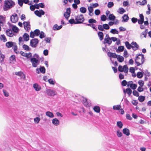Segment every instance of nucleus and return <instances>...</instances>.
Listing matches in <instances>:
<instances>
[{
	"label": "nucleus",
	"mask_w": 151,
	"mask_h": 151,
	"mask_svg": "<svg viewBox=\"0 0 151 151\" xmlns=\"http://www.w3.org/2000/svg\"><path fill=\"white\" fill-rule=\"evenodd\" d=\"M15 5L14 3L12 0H6L5 1L4 9L7 10L13 7Z\"/></svg>",
	"instance_id": "nucleus-1"
},
{
	"label": "nucleus",
	"mask_w": 151,
	"mask_h": 151,
	"mask_svg": "<svg viewBox=\"0 0 151 151\" xmlns=\"http://www.w3.org/2000/svg\"><path fill=\"white\" fill-rule=\"evenodd\" d=\"M145 60L144 55L142 54H139L137 56L135 59V62L137 64V66H139L142 64Z\"/></svg>",
	"instance_id": "nucleus-2"
},
{
	"label": "nucleus",
	"mask_w": 151,
	"mask_h": 151,
	"mask_svg": "<svg viewBox=\"0 0 151 151\" xmlns=\"http://www.w3.org/2000/svg\"><path fill=\"white\" fill-rule=\"evenodd\" d=\"M30 61L33 67H36L40 63V61L35 58H32L30 59Z\"/></svg>",
	"instance_id": "nucleus-3"
},
{
	"label": "nucleus",
	"mask_w": 151,
	"mask_h": 151,
	"mask_svg": "<svg viewBox=\"0 0 151 151\" xmlns=\"http://www.w3.org/2000/svg\"><path fill=\"white\" fill-rule=\"evenodd\" d=\"M84 20L83 16L82 14L78 15L75 18V20L77 24L81 23Z\"/></svg>",
	"instance_id": "nucleus-4"
},
{
	"label": "nucleus",
	"mask_w": 151,
	"mask_h": 151,
	"mask_svg": "<svg viewBox=\"0 0 151 151\" xmlns=\"http://www.w3.org/2000/svg\"><path fill=\"white\" fill-rule=\"evenodd\" d=\"M19 18L17 14L16 13H14L10 17V20L13 23H15L17 22Z\"/></svg>",
	"instance_id": "nucleus-5"
},
{
	"label": "nucleus",
	"mask_w": 151,
	"mask_h": 151,
	"mask_svg": "<svg viewBox=\"0 0 151 151\" xmlns=\"http://www.w3.org/2000/svg\"><path fill=\"white\" fill-rule=\"evenodd\" d=\"M118 70L120 72H124L125 73H127L128 71V68L126 65H124L123 67L121 65H119L118 67Z\"/></svg>",
	"instance_id": "nucleus-6"
},
{
	"label": "nucleus",
	"mask_w": 151,
	"mask_h": 151,
	"mask_svg": "<svg viewBox=\"0 0 151 151\" xmlns=\"http://www.w3.org/2000/svg\"><path fill=\"white\" fill-rule=\"evenodd\" d=\"M39 41L38 39L35 38L30 41V45L33 47H35L37 46V45Z\"/></svg>",
	"instance_id": "nucleus-7"
},
{
	"label": "nucleus",
	"mask_w": 151,
	"mask_h": 151,
	"mask_svg": "<svg viewBox=\"0 0 151 151\" xmlns=\"http://www.w3.org/2000/svg\"><path fill=\"white\" fill-rule=\"evenodd\" d=\"M46 92L47 95L49 96H54L56 94L55 91L51 89H47Z\"/></svg>",
	"instance_id": "nucleus-8"
},
{
	"label": "nucleus",
	"mask_w": 151,
	"mask_h": 151,
	"mask_svg": "<svg viewBox=\"0 0 151 151\" xmlns=\"http://www.w3.org/2000/svg\"><path fill=\"white\" fill-rule=\"evenodd\" d=\"M24 29L27 31H29L30 29V25L29 22H24L23 23Z\"/></svg>",
	"instance_id": "nucleus-9"
},
{
	"label": "nucleus",
	"mask_w": 151,
	"mask_h": 151,
	"mask_svg": "<svg viewBox=\"0 0 151 151\" xmlns=\"http://www.w3.org/2000/svg\"><path fill=\"white\" fill-rule=\"evenodd\" d=\"M35 14L39 17H41V15H43L45 14V12L42 10H36L35 12Z\"/></svg>",
	"instance_id": "nucleus-10"
},
{
	"label": "nucleus",
	"mask_w": 151,
	"mask_h": 151,
	"mask_svg": "<svg viewBox=\"0 0 151 151\" xmlns=\"http://www.w3.org/2000/svg\"><path fill=\"white\" fill-rule=\"evenodd\" d=\"M70 9L69 8H67L66 12L64 14V16L67 20H68L69 17H70Z\"/></svg>",
	"instance_id": "nucleus-11"
},
{
	"label": "nucleus",
	"mask_w": 151,
	"mask_h": 151,
	"mask_svg": "<svg viewBox=\"0 0 151 151\" xmlns=\"http://www.w3.org/2000/svg\"><path fill=\"white\" fill-rule=\"evenodd\" d=\"M83 103L84 105L86 107H89L91 105V103L90 102H88L86 98H83Z\"/></svg>",
	"instance_id": "nucleus-12"
},
{
	"label": "nucleus",
	"mask_w": 151,
	"mask_h": 151,
	"mask_svg": "<svg viewBox=\"0 0 151 151\" xmlns=\"http://www.w3.org/2000/svg\"><path fill=\"white\" fill-rule=\"evenodd\" d=\"M15 74L16 75L20 77L21 78H23L24 80L25 79V75L22 71L16 72L15 73Z\"/></svg>",
	"instance_id": "nucleus-13"
},
{
	"label": "nucleus",
	"mask_w": 151,
	"mask_h": 151,
	"mask_svg": "<svg viewBox=\"0 0 151 151\" xmlns=\"http://www.w3.org/2000/svg\"><path fill=\"white\" fill-rule=\"evenodd\" d=\"M132 49L134 50H137L139 47L138 45L135 42H133L131 43Z\"/></svg>",
	"instance_id": "nucleus-14"
},
{
	"label": "nucleus",
	"mask_w": 151,
	"mask_h": 151,
	"mask_svg": "<svg viewBox=\"0 0 151 151\" xmlns=\"http://www.w3.org/2000/svg\"><path fill=\"white\" fill-rule=\"evenodd\" d=\"M88 9L89 11L88 14L90 16H92L93 15V9L92 7L91 6H88Z\"/></svg>",
	"instance_id": "nucleus-15"
},
{
	"label": "nucleus",
	"mask_w": 151,
	"mask_h": 151,
	"mask_svg": "<svg viewBox=\"0 0 151 151\" xmlns=\"http://www.w3.org/2000/svg\"><path fill=\"white\" fill-rule=\"evenodd\" d=\"M52 124L55 126H57L60 124L59 121L57 118H54L52 120Z\"/></svg>",
	"instance_id": "nucleus-16"
},
{
	"label": "nucleus",
	"mask_w": 151,
	"mask_h": 151,
	"mask_svg": "<svg viewBox=\"0 0 151 151\" xmlns=\"http://www.w3.org/2000/svg\"><path fill=\"white\" fill-rule=\"evenodd\" d=\"M112 41L111 40V38L109 39L104 38V40L103 42V43L104 44H108L109 45L111 44Z\"/></svg>",
	"instance_id": "nucleus-17"
},
{
	"label": "nucleus",
	"mask_w": 151,
	"mask_h": 151,
	"mask_svg": "<svg viewBox=\"0 0 151 151\" xmlns=\"http://www.w3.org/2000/svg\"><path fill=\"white\" fill-rule=\"evenodd\" d=\"M107 55L109 57L114 58H116L118 55L116 54L115 53L111 52H108Z\"/></svg>",
	"instance_id": "nucleus-18"
},
{
	"label": "nucleus",
	"mask_w": 151,
	"mask_h": 151,
	"mask_svg": "<svg viewBox=\"0 0 151 151\" xmlns=\"http://www.w3.org/2000/svg\"><path fill=\"white\" fill-rule=\"evenodd\" d=\"M46 115L50 118H53L54 116L52 113L50 111H47L45 113Z\"/></svg>",
	"instance_id": "nucleus-19"
},
{
	"label": "nucleus",
	"mask_w": 151,
	"mask_h": 151,
	"mask_svg": "<svg viewBox=\"0 0 151 151\" xmlns=\"http://www.w3.org/2000/svg\"><path fill=\"white\" fill-rule=\"evenodd\" d=\"M122 18L123 19L122 22H128L129 18L127 15L124 14L122 16Z\"/></svg>",
	"instance_id": "nucleus-20"
},
{
	"label": "nucleus",
	"mask_w": 151,
	"mask_h": 151,
	"mask_svg": "<svg viewBox=\"0 0 151 151\" xmlns=\"http://www.w3.org/2000/svg\"><path fill=\"white\" fill-rule=\"evenodd\" d=\"M123 133L126 136H128L130 135L129 130L127 128L124 129L122 130Z\"/></svg>",
	"instance_id": "nucleus-21"
},
{
	"label": "nucleus",
	"mask_w": 151,
	"mask_h": 151,
	"mask_svg": "<svg viewBox=\"0 0 151 151\" xmlns=\"http://www.w3.org/2000/svg\"><path fill=\"white\" fill-rule=\"evenodd\" d=\"M6 35L8 36L12 37L13 36L14 34L12 30L10 29H8L6 30Z\"/></svg>",
	"instance_id": "nucleus-22"
},
{
	"label": "nucleus",
	"mask_w": 151,
	"mask_h": 151,
	"mask_svg": "<svg viewBox=\"0 0 151 151\" xmlns=\"http://www.w3.org/2000/svg\"><path fill=\"white\" fill-rule=\"evenodd\" d=\"M33 86L35 89L37 91H40L41 89L40 87L37 83H35L33 85Z\"/></svg>",
	"instance_id": "nucleus-23"
},
{
	"label": "nucleus",
	"mask_w": 151,
	"mask_h": 151,
	"mask_svg": "<svg viewBox=\"0 0 151 151\" xmlns=\"http://www.w3.org/2000/svg\"><path fill=\"white\" fill-rule=\"evenodd\" d=\"M62 27V26L61 25L58 26L57 24H55L54 25L53 27V29L54 30H59L61 29Z\"/></svg>",
	"instance_id": "nucleus-24"
},
{
	"label": "nucleus",
	"mask_w": 151,
	"mask_h": 151,
	"mask_svg": "<svg viewBox=\"0 0 151 151\" xmlns=\"http://www.w3.org/2000/svg\"><path fill=\"white\" fill-rule=\"evenodd\" d=\"M93 110L95 112L97 113H99L100 111V108L98 106H94L93 108Z\"/></svg>",
	"instance_id": "nucleus-25"
},
{
	"label": "nucleus",
	"mask_w": 151,
	"mask_h": 151,
	"mask_svg": "<svg viewBox=\"0 0 151 151\" xmlns=\"http://www.w3.org/2000/svg\"><path fill=\"white\" fill-rule=\"evenodd\" d=\"M124 92L125 93H127L130 96L132 93V91L130 88H128L126 89V91L124 89Z\"/></svg>",
	"instance_id": "nucleus-26"
},
{
	"label": "nucleus",
	"mask_w": 151,
	"mask_h": 151,
	"mask_svg": "<svg viewBox=\"0 0 151 151\" xmlns=\"http://www.w3.org/2000/svg\"><path fill=\"white\" fill-rule=\"evenodd\" d=\"M14 43L12 42H8L6 43V45L7 47L10 48L12 47Z\"/></svg>",
	"instance_id": "nucleus-27"
},
{
	"label": "nucleus",
	"mask_w": 151,
	"mask_h": 151,
	"mask_svg": "<svg viewBox=\"0 0 151 151\" xmlns=\"http://www.w3.org/2000/svg\"><path fill=\"white\" fill-rule=\"evenodd\" d=\"M127 87L130 86V87L133 89H135L136 88L137 85L135 84H127Z\"/></svg>",
	"instance_id": "nucleus-28"
},
{
	"label": "nucleus",
	"mask_w": 151,
	"mask_h": 151,
	"mask_svg": "<svg viewBox=\"0 0 151 151\" xmlns=\"http://www.w3.org/2000/svg\"><path fill=\"white\" fill-rule=\"evenodd\" d=\"M23 38L24 41H28L29 39V36L27 33H25L23 35Z\"/></svg>",
	"instance_id": "nucleus-29"
},
{
	"label": "nucleus",
	"mask_w": 151,
	"mask_h": 151,
	"mask_svg": "<svg viewBox=\"0 0 151 151\" xmlns=\"http://www.w3.org/2000/svg\"><path fill=\"white\" fill-rule=\"evenodd\" d=\"M98 35L101 40H103L104 38V34L102 32H99L98 33Z\"/></svg>",
	"instance_id": "nucleus-30"
},
{
	"label": "nucleus",
	"mask_w": 151,
	"mask_h": 151,
	"mask_svg": "<svg viewBox=\"0 0 151 151\" xmlns=\"http://www.w3.org/2000/svg\"><path fill=\"white\" fill-rule=\"evenodd\" d=\"M5 22V19L2 16H0V26L3 25L4 23Z\"/></svg>",
	"instance_id": "nucleus-31"
},
{
	"label": "nucleus",
	"mask_w": 151,
	"mask_h": 151,
	"mask_svg": "<svg viewBox=\"0 0 151 151\" xmlns=\"http://www.w3.org/2000/svg\"><path fill=\"white\" fill-rule=\"evenodd\" d=\"M116 58L120 62H122L124 60V58L120 55H118Z\"/></svg>",
	"instance_id": "nucleus-32"
},
{
	"label": "nucleus",
	"mask_w": 151,
	"mask_h": 151,
	"mask_svg": "<svg viewBox=\"0 0 151 151\" xmlns=\"http://www.w3.org/2000/svg\"><path fill=\"white\" fill-rule=\"evenodd\" d=\"M109 19L110 20L114 21L116 17L113 14H110L109 16Z\"/></svg>",
	"instance_id": "nucleus-33"
},
{
	"label": "nucleus",
	"mask_w": 151,
	"mask_h": 151,
	"mask_svg": "<svg viewBox=\"0 0 151 151\" xmlns=\"http://www.w3.org/2000/svg\"><path fill=\"white\" fill-rule=\"evenodd\" d=\"M22 47L24 50L27 51H30L31 50L28 46L25 44L23 45Z\"/></svg>",
	"instance_id": "nucleus-34"
},
{
	"label": "nucleus",
	"mask_w": 151,
	"mask_h": 151,
	"mask_svg": "<svg viewBox=\"0 0 151 151\" xmlns=\"http://www.w3.org/2000/svg\"><path fill=\"white\" fill-rule=\"evenodd\" d=\"M125 45L127 48L128 49H130L132 47L131 43L130 44L127 41L125 42Z\"/></svg>",
	"instance_id": "nucleus-35"
},
{
	"label": "nucleus",
	"mask_w": 151,
	"mask_h": 151,
	"mask_svg": "<svg viewBox=\"0 0 151 151\" xmlns=\"http://www.w3.org/2000/svg\"><path fill=\"white\" fill-rule=\"evenodd\" d=\"M34 122L35 124H38L40 120V119L39 117H36L34 118Z\"/></svg>",
	"instance_id": "nucleus-36"
},
{
	"label": "nucleus",
	"mask_w": 151,
	"mask_h": 151,
	"mask_svg": "<svg viewBox=\"0 0 151 151\" xmlns=\"http://www.w3.org/2000/svg\"><path fill=\"white\" fill-rule=\"evenodd\" d=\"M80 12L82 13H85L87 11L86 9L84 7H82L80 9Z\"/></svg>",
	"instance_id": "nucleus-37"
},
{
	"label": "nucleus",
	"mask_w": 151,
	"mask_h": 151,
	"mask_svg": "<svg viewBox=\"0 0 151 151\" xmlns=\"http://www.w3.org/2000/svg\"><path fill=\"white\" fill-rule=\"evenodd\" d=\"M0 39L1 40H2L4 42H6L7 41L6 37L4 35H1L0 36Z\"/></svg>",
	"instance_id": "nucleus-38"
},
{
	"label": "nucleus",
	"mask_w": 151,
	"mask_h": 151,
	"mask_svg": "<svg viewBox=\"0 0 151 151\" xmlns=\"http://www.w3.org/2000/svg\"><path fill=\"white\" fill-rule=\"evenodd\" d=\"M40 71L42 73H45V69L44 66H40L39 68Z\"/></svg>",
	"instance_id": "nucleus-39"
},
{
	"label": "nucleus",
	"mask_w": 151,
	"mask_h": 151,
	"mask_svg": "<svg viewBox=\"0 0 151 151\" xmlns=\"http://www.w3.org/2000/svg\"><path fill=\"white\" fill-rule=\"evenodd\" d=\"M145 99V96H139L138 97V100L141 102H142Z\"/></svg>",
	"instance_id": "nucleus-40"
},
{
	"label": "nucleus",
	"mask_w": 151,
	"mask_h": 151,
	"mask_svg": "<svg viewBox=\"0 0 151 151\" xmlns=\"http://www.w3.org/2000/svg\"><path fill=\"white\" fill-rule=\"evenodd\" d=\"M110 32L113 34H118L119 32L118 31L115 29H112L110 31Z\"/></svg>",
	"instance_id": "nucleus-41"
},
{
	"label": "nucleus",
	"mask_w": 151,
	"mask_h": 151,
	"mask_svg": "<svg viewBox=\"0 0 151 151\" xmlns=\"http://www.w3.org/2000/svg\"><path fill=\"white\" fill-rule=\"evenodd\" d=\"M88 22L89 23L93 24L96 22V21L93 19H88Z\"/></svg>",
	"instance_id": "nucleus-42"
},
{
	"label": "nucleus",
	"mask_w": 151,
	"mask_h": 151,
	"mask_svg": "<svg viewBox=\"0 0 151 151\" xmlns=\"http://www.w3.org/2000/svg\"><path fill=\"white\" fill-rule=\"evenodd\" d=\"M121 106L120 105H115L113 106V109L115 110H119L120 109Z\"/></svg>",
	"instance_id": "nucleus-43"
},
{
	"label": "nucleus",
	"mask_w": 151,
	"mask_h": 151,
	"mask_svg": "<svg viewBox=\"0 0 151 151\" xmlns=\"http://www.w3.org/2000/svg\"><path fill=\"white\" fill-rule=\"evenodd\" d=\"M117 126L119 128H122L123 126V124L121 121H118L117 122Z\"/></svg>",
	"instance_id": "nucleus-44"
},
{
	"label": "nucleus",
	"mask_w": 151,
	"mask_h": 151,
	"mask_svg": "<svg viewBox=\"0 0 151 151\" xmlns=\"http://www.w3.org/2000/svg\"><path fill=\"white\" fill-rule=\"evenodd\" d=\"M12 30L15 32H17L19 31L18 28L15 26H13L12 27Z\"/></svg>",
	"instance_id": "nucleus-45"
},
{
	"label": "nucleus",
	"mask_w": 151,
	"mask_h": 151,
	"mask_svg": "<svg viewBox=\"0 0 151 151\" xmlns=\"http://www.w3.org/2000/svg\"><path fill=\"white\" fill-rule=\"evenodd\" d=\"M118 12L120 14H122L125 12V11L123 8H120Z\"/></svg>",
	"instance_id": "nucleus-46"
},
{
	"label": "nucleus",
	"mask_w": 151,
	"mask_h": 151,
	"mask_svg": "<svg viewBox=\"0 0 151 151\" xmlns=\"http://www.w3.org/2000/svg\"><path fill=\"white\" fill-rule=\"evenodd\" d=\"M10 60L12 62H15L16 61L15 56L14 55H12L10 58Z\"/></svg>",
	"instance_id": "nucleus-47"
},
{
	"label": "nucleus",
	"mask_w": 151,
	"mask_h": 151,
	"mask_svg": "<svg viewBox=\"0 0 151 151\" xmlns=\"http://www.w3.org/2000/svg\"><path fill=\"white\" fill-rule=\"evenodd\" d=\"M12 46L13 48L14 49V52L16 53H17V47L15 43H14V44Z\"/></svg>",
	"instance_id": "nucleus-48"
},
{
	"label": "nucleus",
	"mask_w": 151,
	"mask_h": 151,
	"mask_svg": "<svg viewBox=\"0 0 151 151\" xmlns=\"http://www.w3.org/2000/svg\"><path fill=\"white\" fill-rule=\"evenodd\" d=\"M143 74L141 72H138L137 73V76L139 78H141L143 77Z\"/></svg>",
	"instance_id": "nucleus-49"
},
{
	"label": "nucleus",
	"mask_w": 151,
	"mask_h": 151,
	"mask_svg": "<svg viewBox=\"0 0 151 151\" xmlns=\"http://www.w3.org/2000/svg\"><path fill=\"white\" fill-rule=\"evenodd\" d=\"M32 57V54L31 52L28 53H26L25 57H26L27 59H29L31 58Z\"/></svg>",
	"instance_id": "nucleus-50"
},
{
	"label": "nucleus",
	"mask_w": 151,
	"mask_h": 151,
	"mask_svg": "<svg viewBox=\"0 0 151 151\" xmlns=\"http://www.w3.org/2000/svg\"><path fill=\"white\" fill-rule=\"evenodd\" d=\"M3 91L4 94V96L6 97H8L9 94V93L8 92L5 90L3 89Z\"/></svg>",
	"instance_id": "nucleus-51"
},
{
	"label": "nucleus",
	"mask_w": 151,
	"mask_h": 151,
	"mask_svg": "<svg viewBox=\"0 0 151 151\" xmlns=\"http://www.w3.org/2000/svg\"><path fill=\"white\" fill-rule=\"evenodd\" d=\"M114 5V3L112 2H109L107 5V6L109 8H111Z\"/></svg>",
	"instance_id": "nucleus-52"
},
{
	"label": "nucleus",
	"mask_w": 151,
	"mask_h": 151,
	"mask_svg": "<svg viewBox=\"0 0 151 151\" xmlns=\"http://www.w3.org/2000/svg\"><path fill=\"white\" fill-rule=\"evenodd\" d=\"M34 32L36 36H38L40 33V31L38 29L35 30L34 31Z\"/></svg>",
	"instance_id": "nucleus-53"
},
{
	"label": "nucleus",
	"mask_w": 151,
	"mask_h": 151,
	"mask_svg": "<svg viewBox=\"0 0 151 151\" xmlns=\"http://www.w3.org/2000/svg\"><path fill=\"white\" fill-rule=\"evenodd\" d=\"M148 32V29H146L144 32H142L141 34L143 35L145 37H146Z\"/></svg>",
	"instance_id": "nucleus-54"
},
{
	"label": "nucleus",
	"mask_w": 151,
	"mask_h": 151,
	"mask_svg": "<svg viewBox=\"0 0 151 151\" xmlns=\"http://www.w3.org/2000/svg\"><path fill=\"white\" fill-rule=\"evenodd\" d=\"M69 22L71 24H77L76 21H75L74 19H71L69 20Z\"/></svg>",
	"instance_id": "nucleus-55"
},
{
	"label": "nucleus",
	"mask_w": 151,
	"mask_h": 151,
	"mask_svg": "<svg viewBox=\"0 0 151 151\" xmlns=\"http://www.w3.org/2000/svg\"><path fill=\"white\" fill-rule=\"evenodd\" d=\"M49 83L52 85H54L55 83V81L53 80L52 79H50L48 80Z\"/></svg>",
	"instance_id": "nucleus-56"
},
{
	"label": "nucleus",
	"mask_w": 151,
	"mask_h": 151,
	"mask_svg": "<svg viewBox=\"0 0 151 151\" xmlns=\"http://www.w3.org/2000/svg\"><path fill=\"white\" fill-rule=\"evenodd\" d=\"M4 56L2 54L0 55V62L2 63L4 61Z\"/></svg>",
	"instance_id": "nucleus-57"
},
{
	"label": "nucleus",
	"mask_w": 151,
	"mask_h": 151,
	"mask_svg": "<svg viewBox=\"0 0 151 151\" xmlns=\"http://www.w3.org/2000/svg\"><path fill=\"white\" fill-rule=\"evenodd\" d=\"M40 38H42L45 37L44 32H41L40 33Z\"/></svg>",
	"instance_id": "nucleus-58"
},
{
	"label": "nucleus",
	"mask_w": 151,
	"mask_h": 151,
	"mask_svg": "<svg viewBox=\"0 0 151 151\" xmlns=\"http://www.w3.org/2000/svg\"><path fill=\"white\" fill-rule=\"evenodd\" d=\"M117 136L119 137H121L122 135V133L119 130L117 131Z\"/></svg>",
	"instance_id": "nucleus-59"
},
{
	"label": "nucleus",
	"mask_w": 151,
	"mask_h": 151,
	"mask_svg": "<svg viewBox=\"0 0 151 151\" xmlns=\"http://www.w3.org/2000/svg\"><path fill=\"white\" fill-rule=\"evenodd\" d=\"M104 29H108L109 28V27L108 24H104L103 25Z\"/></svg>",
	"instance_id": "nucleus-60"
},
{
	"label": "nucleus",
	"mask_w": 151,
	"mask_h": 151,
	"mask_svg": "<svg viewBox=\"0 0 151 151\" xmlns=\"http://www.w3.org/2000/svg\"><path fill=\"white\" fill-rule=\"evenodd\" d=\"M98 29L100 31H104V29L103 25L102 26L101 25H99L98 26Z\"/></svg>",
	"instance_id": "nucleus-61"
},
{
	"label": "nucleus",
	"mask_w": 151,
	"mask_h": 151,
	"mask_svg": "<svg viewBox=\"0 0 151 151\" xmlns=\"http://www.w3.org/2000/svg\"><path fill=\"white\" fill-rule=\"evenodd\" d=\"M18 3L19 5L20 6H22L23 3V0H18Z\"/></svg>",
	"instance_id": "nucleus-62"
},
{
	"label": "nucleus",
	"mask_w": 151,
	"mask_h": 151,
	"mask_svg": "<svg viewBox=\"0 0 151 151\" xmlns=\"http://www.w3.org/2000/svg\"><path fill=\"white\" fill-rule=\"evenodd\" d=\"M133 95L134 96H139V93L136 90H134L133 92Z\"/></svg>",
	"instance_id": "nucleus-63"
},
{
	"label": "nucleus",
	"mask_w": 151,
	"mask_h": 151,
	"mask_svg": "<svg viewBox=\"0 0 151 151\" xmlns=\"http://www.w3.org/2000/svg\"><path fill=\"white\" fill-rule=\"evenodd\" d=\"M138 84L140 85V86L142 87L144 85V81L142 80H140L138 81Z\"/></svg>",
	"instance_id": "nucleus-64"
}]
</instances>
